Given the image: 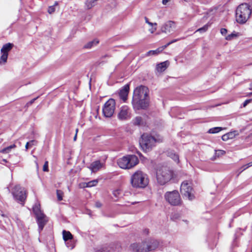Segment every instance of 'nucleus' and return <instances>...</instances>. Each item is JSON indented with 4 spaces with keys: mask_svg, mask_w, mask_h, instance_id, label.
Here are the masks:
<instances>
[{
    "mask_svg": "<svg viewBox=\"0 0 252 252\" xmlns=\"http://www.w3.org/2000/svg\"><path fill=\"white\" fill-rule=\"evenodd\" d=\"M149 183L147 175L142 171L138 170L131 176L130 184L134 188L143 189L145 188Z\"/></svg>",
    "mask_w": 252,
    "mask_h": 252,
    "instance_id": "f03ea898",
    "label": "nucleus"
},
{
    "mask_svg": "<svg viewBox=\"0 0 252 252\" xmlns=\"http://www.w3.org/2000/svg\"><path fill=\"white\" fill-rule=\"evenodd\" d=\"M247 3H243L238 6L236 10V21L241 24L245 23L249 18L252 10Z\"/></svg>",
    "mask_w": 252,
    "mask_h": 252,
    "instance_id": "7ed1b4c3",
    "label": "nucleus"
},
{
    "mask_svg": "<svg viewBox=\"0 0 252 252\" xmlns=\"http://www.w3.org/2000/svg\"><path fill=\"white\" fill-rule=\"evenodd\" d=\"M169 0H162V3L163 4H165Z\"/></svg>",
    "mask_w": 252,
    "mask_h": 252,
    "instance_id": "09e8293b",
    "label": "nucleus"
},
{
    "mask_svg": "<svg viewBox=\"0 0 252 252\" xmlns=\"http://www.w3.org/2000/svg\"><path fill=\"white\" fill-rule=\"evenodd\" d=\"M223 129V128L221 127H215L213 128H211L209 129L208 131V133H217L220 131L221 130Z\"/></svg>",
    "mask_w": 252,
    "mask_h": 252,
    "instance_id": "393cba45",
    "label": "nucleus"
},
{
    "mask_svg": "<svg viewBox=\"0 0 252 252\" xmlns=\"http://www.w3.org/2000/svg\"><path fill=\"white\" fill-rule=\"evenodd\" d=\"M1 216H2V217H5V215H4V214H1Z\"/></svg>",
    "mask_w": 252,
    "mask_h": 252,
    "instance_id": "bf43d9fd",
    "label": "nucleus"
},
{
    "mask_svg": "<svg viewBox=\"0 0 252 252\" xmlns=\"http://www.w3.org/2000/svg\"><path fill=\"white\" fill-rule=\"evenodd\" d=\"M102 167V164L99 160H96L93 162L90 166V169L92 172H95L98 170Z\"/></svg>",
    "mask_w": 252,
    "mask_h": 252,
    "instance_id": "a211bd4d",
    "label": "nucleus"
},
{
    "mask_svg": "<svg viewBox=\"0 0 252 252\" xmlns=\"http://www.w3.org/2000/svg\"><path fill=\"white\" fill-rule=\"evenodd\" d=\"M121 194V190L119 189H116L113 191V194L116 197H118Z\"/></svg>",
    "mask_w": 252,
    "mask_h": 252,
    "instance_id": "4c0bfd02",
    "label": "nucleus"
},
{
    "mask_svg": "<svg viewBox=\"0 0 252 252\" xmlns=\"http://www.w3.org/2000/svg\"><path fill=\"white\" fill-rule=\"evenodd\" d=\"M132 124L134 126H140L145 125L146 123L140 116H137L132 120Z\"/></svg>",
    "mask_w": 252,
    "mask_h": 252,
    "instance_id": "6ab92c4d",
    "label": "nucleus"
},
{
    "mask_svg": "<svg viewBox=\"0 0 252 252\" xmlns=\"http://www.w3.org/2000/svg\"><path fill=\"white\" fill-rule=\"evenodd\" d=\"M37 144V141L35 140H31L29 142H28L25 146V148L26 150L29 148V147H31L32 145H35Z\"/></svg>",
    "mask_w": 252,
    "mask_h": 252,
    "instance_id": "c756f323",
    "label": "nucleus"
},
{
    "mask_svg": "<svg viewBox=\"0 0 252 252\" xmlns=\"http://www.w3.org/2000/svg\"><path fill=\"white\" fill-rule=\"evenodd\" d=\"M180 215L178 213H172L170 216V219L173 221H177L180 218Z\"/></svg>",
    "mask_w": 252,
    "mask_h": 252,
    "instance_id": "2f4dec72",
    "label": "nucleus"
},
{
    "mask_svg": "<svg viewBox=\"0 0 252 252\" xmlns=\"http://www.w3.org/2000/svg\"><path fill=\"white\" fill-rule=\"evenodd\" d=\"M57 195L58 200L61 201L63 200V192L61 190H57Z\"/></svg>",
    "mask_w": 252,
    "mask_h": 252,
    "instance_id": "e433bc0d",
    "label": "nucleus"
},
{
    "mask_svg": "<svg viewBox=\"0 0 252 252\" xmlns=\"http://www.w3.org/2000/svg\"><path fill=\"white\" fill-rule=\"evenodd\" d=\"M115 106L116 102L115 99L110 98L107 100L105 103L102 109L104 116L106 118H111L114 113Z\"/></svg>",
    "mask_w": 252,
    "mask_h": 252,
    "instance_id": "9d476101",
    "label": "nucleus"
},
{
    "mask_svg": "<svg viewBox=\"0 0 252 252\" xmlns=\"http://www.w3.org/2000/svg\"><path fill=\"white\" fill-rule=\"evenodd\" d=\"M112 249L109 246H104L96 251V252H112Z\"/></svg>",
    "mask_w": 252,
    "mask_h": 252,
    "instance_id": "c85d7f7f",
    "label": "nucleus"
},
{
    "mask_svg": "<svg viewBox=\"0 0 252 252\" xmlns=\"http://www.w3.org/2000/svg\"><path fill=\"white\" fill-rule=\"evenodd\" d=\"M144 242L147 252L155 250L159 245V242L154 239H150Z\"/></svg>",
    "mask_w": 252,
    "mask_h": 252,
    "instance_id": "4468645a",
    "label": "nucleus"
},
{
    "mask_svg": "<svg viewBox=\"0 0 252 252\" xmlns=\"http://www.w3.org/2000/svg\"><path fill=\"white\" fill-rule=\"evenodd\" d=\"M184 39V37H181L180 38L173 39V40H171V41L169 42L168 43H167L166 44L164 45V46H162V47H159V48L162 49V50H163V49H164L165 48L167 47L169 45H170L176 41H178L181 39Z\"/></svg>",
    "mask_w": 252,
    "mask_h": 252,
    "instance_id": "7c9ffc66",
    "label": "nucleus"
},
{
    "mask_svg": "<svg viewBox=\"0 0 252 252\" xmlns=\"http://www.w3.org/2000/svg\"><path fill=\"white\" fill-rule=\"evenodd\" d=\"M228 136H229V139H233V138L235 137V136L237 135H238V132L237 131H231V132H228L227 133Z\"/></svg>",
    "mask_w": 252,
    "mask_h": 252,
    "instance_id": "f704fd0d",
    "label": "nucleus"
},
{
    "mask_svg": "<svg viewBox=\"0 0 252 252\" xmlns=\"http://www.w3.org/2000/svg\"><path fill=\"white\" fill-rule=\"evenodd\" d=\"M12 194L14 199L18 203L24 206L27 198L26 190L19 185H16L12 191Z\"/></svg>",
    "mask_w": 252,
    "mask_h": 252,
    "instance_id": "6e6552de",
    "label": "nucleus"
},
{
    "mask_svg": "<svg viewBox=\"0 0 252 252\" xmlns=\"http://www.w3.org/2000/svg\"><path fill=\"white\" fill-rule=\"evenodd\" d=\"M43 171L45 172H47L49 171L48 169V162L46 161L44 163V164L43 167Z\"/></svg>",
    "mask_w": 252,
    "mask_h": 252,
    "instance_id": "58836bf2",
    "label": "nucleus"
},
{
    "mask_svg": "<svg viewBox=\"0 0 252 252\" xmlns=\"http://www.w3.org/2000/svg\"><path fill=\"white\" fill-rule=\"evenodd\" d=\"M129 249L133 252H147L144 241L131 244L129 246Z\"/></svg>",
    "mask_w": 252,
    "mask_h": 252,
    "instance_id": "ddd939ff",
    "label": "nucleus"
},
{
    "mask_svg": "<svg viewBox=\"0 0 252 252\" xmlns=\"http://www.w3.org/2000/svg\"><path fill=\"white\" fill-rule=\"evenodd\" d=\"M252 101V99H249L246 100L243 103L242 106L243 107H245L249 103Z\"/></svg>",
    "mask_w": 252,
    "mask_h": 252,
    "instance_id": "a19ab883",
    "label": "nucleus"
},
{
    "mask_svg": "<svg viewBox=\"0 0 252 252\" xmlns=\"http://www.w3.org/2000/svg\"><path fill=\"white\" fill-rule=\"evenodd\" d=\"M162 51V49L158 48V49H157L155 50L149 51V52H148L147 53V55L150 56L151 55H158L159 53L161 52Z\"/></svg>",
    "mask_w": 252,
    "mask_h": 252,
    "instance_id": "cd10ccee",
    "label": "nucleus"
},
{
    "mask_svg": "<svg viewBox=\"0 0 252 252\" xmlns=\"http://www.w3.org/2000/svg\"><path fill=\"white\" fill-rule=\"evenodd\" d=\"M13 46L14 45L13 43H6L2 46L0 50V53L8 54V52L12 49Z\"/></svg>",
    "mask_w": 252,
    "mask_h": 252,
    "instance_id": "aec40b11",
    "label": "nucleus"
},
{
    "mask_svg": "<svg viewBox=\"0 0 252 252\" xmlns=\"http://www.w3.org/2000/svg\"><path fill=\"white\" fill-rule=\"evenodd\" d=\"M251 89L252 90V83L251 84ZM251 94H252V93H251Z\"/></svg>",
    "mask_w": 252,
    "mask_h": 252,
    "instance_id": "6e6d98bb",
    "label": "nucleus"
},
{
    "mask_svg": "<svg viewBox=\"0 0 252 252\" xmlns=\"http://www.w3.org/2000/svg\"><path fill=\"white\" fill-rule=\"evenodd\" d=\"M108 57V55H106L104 56H103V58H104V57Z\"/></svg>",
    "mask_w": 252,
    "mask_h": 252,
    "instance_id": "13d9d810",
    "label": "nucleus"
},
{
    "mask_svg": "<svg viewBox=\"0 0 252 252\" xmlns=\"http://www.w3.org/2000/svg\"><path fill=\"white\" fill-rule=\"evenodd\" d=\"M144 19L145 20L146 23L148 24L149 25L153 26L154 25L153 23H151V22L149 21L148 19V18L147 17H145ZM154 25H157V23H154Z\"/></svg>",
    "mask_w": 252,
    "mask_h": 252,
    "instance_id": "c03bdc74",
    "label": "nucleus"
},
{
    "mask_svg": "<svg viewBox=\"0 0 252 252\" xmlns=\"http://www.w3.org/2000/svg\"><path fill=\"white\" fill-rule=\"evenodd\" d=\"M2 161H3V162H7V160H6V159H2Z\"/></svg>",
    "mask_w": 252,
    "mask_h": 252,
    "instance_id": "864d4df0",
    "label": "nucleus"
},
{
    "mask_svg": "<svg viewBox=\"0 0 252 252\" xmlns=\"http://www.w3.org/2000/svg\"><path fill=\"white\" fill-rule=\"evenodd\" d=\"M175 28V22L172 21H168L162 26L161 30L163 32H170Z\"/></svg>",
    "mask_w": 252,
    "mask_h": 252,
    "instance_id": "dca6fc26",
    "label": "nucleus"
},
{
    "mask_svg": "<svg viewBox=\"0 0 252 252\" xmlns=\"http://www.w3.org/2000/svg\"><path fill=\"white\" fill-rule=\"evenodd\" d=\"M98 183L97 180H94L87 183L86 187H92L95 186Z\"/></svg>",
    "mask_w": 252,
    "mask_h": 252,
    "instance_id": "473e14b6",
    "label": "nucleus"
},
{
    "mask_svg": "<svg viewBox=\"0 0 252 252\" xmlns=\"http://www.w3.org/2000/svg\"><path fill=\"white\" fill-rule=\"evenodd\" d=\"M99 43V40L97 39H94L92 41H89L83 46L84 49H91L93 47L96 46Z\"/></svg>",
    "mask_w": 252,
    "mask_h": 252,
    "instance_id": "412c9836",
    "label": "nucleus"
},
{
    "mask_svg": "<svg viewBox=\"0 0 252 252\" xmlns=\"http://www.w3.org/2000/svg\"><path fill=\"white\" fill-rule=\"evenodd\" d=\"M15 147L16 145L15 144H13L6 148H3L1 150H0V152L3 154H7L12 149L14 148Z\"/></svg>",
    "mask_w": 252,
    "mask_h": 252,
    "instance_id": "5701e85b",
    "label": "nucleus"
},
{
    "mask_svg": "<svg viewBox=\"0 0 252 252\" xmlns=\"http://www.w3.org/2000/svg\"><path fill=\"white\" fill-rule=\"evenodd\" d=\"M102 206V203L99 201H96L95 203V206L96 208H101Z\"/></svg>",
    "mask_w": 252,
    "mask_h": 252,
    "instance_id": "a18cd8bd",
    "label": "nucleus"
},
{
    "mask_svg": "<svg viewBox=\"0 0 252 252\" xmlns=\"http://www.w3.org/2000/svg\"><path fill=\"white\" fill-rule=\"evenodd\" d=\"M58 4V1H55V3L52 6H50L49 7H48V12L49 14H52L55 11V6L56 5H57Z\"/></svg>",
    "mask_w": 252,
    "mask_h": 252,
    "instance_id": "72a5a7b5",
    "label": "nucleus"
},
{
    "mask_svg": "<svg viewBox=\"0 0 252 252\" xmlns=\"http://www.w3.org/2000/svg\"><path fill=\"white\" fill-rule=\"evenodd\" d=\"M139 163L137 157L134 155H128L120 158L117 161L119 166L125 169L133 168Z\"/></svg>",
    "mask_w": 252,
    "mask_h": 252,
    "instance_id": "20e7f679",
    "label": "nucleus"
},
{
    "mask_svg": "<svg viewBox=\"0 0 252 252\" xmlns=\"http://www.w3.org/2000/svg\"><path fill=\"white\" fill-rule=\"evenodd\" d=\"M169 65V62L168 61L160 63L157 65V70L158 72L164 71Z\"/></svg>",
    "mask_w": 252,
    "mask_h": 252,
    "instance_id": "f3484780",
    "label": "nucleus"
},
{
    "mask_svg": "<svg viewBox=\"0 0 252 252\" xmlns=\"http://www.w3.org/2000/svg\"><path fill=\"white\" fill-rule=\"evenodd\" d=\"M145 233H146V234H148V233H149V230H146H146H145Z\"/></svg>",
    "mask_w": 252,
    "mask_h": 252,
    "instance_id": "5fc2aeb1",
    "label": "nucleus"
},
{
    "mask_svg": "<svg viewBox=\"0 0 252 252\" xmlns=\"http://www.w3.org/2000/svg\"><path fill=\"white\" fill-rule=\"evenodd\" d=\"M97 0H87L86 4L88 9H91L95 4Z\"/></svg>",
    "mask_w": 252,
    "mask_h": 252,
    "instance_id": "bb28decb",
    "label": "nucleus"
},
{
    "mask_svg": "<svg viewBox=\"0 0 252 252\" xmlns=\"http://www.w3.org/2000/svg\"><path fill=\"white\" fill-rule=\"evenodd\" d=\"M209 26H210V24H209V23H208V24H206L205 25H204L203 27L198 29L196 32L199 31L200 32H205L208 30Z\"/></svg>",
    "mask_w": 252,
    "mask_h": 252,
    "instance_id": "c9c22d12",
    "label": "nucleus"
},
{
    "mask_svg": "<svg viewBox=\"0 0 252 252\" xmlns=\"http://www.w3.org/2000/svg\"><path fill=\"white\" fill-rule=\"evenodd\" d=\"M37 98V97L34 98L32 99L30 101L28 102L26 104V107H29V106L31 105L34 101Z\"/></svg>",
    "mask_w": 252,
    "mask_h": 252,
    "instance_id": "ea45409f",
    "label": "nucleus"
},
{
    "mask_svg": "<svg viewBox=\"0 0 252 252\" xmlns=\"http://www.w3.org/2000/svg\"><path fill=\"white\" fill-rule=\"evenodd\" d=\"M171 156V158L173 159L175 161L179 160V156L178 155L176 154H173Z\"/></svg>",
    "mask_w": 252,
    "mask_h": 252,
    "instance_id": "79ce46f5",
    "label": "nucleus"
},
{
    "mask_svg": "<svg viewBox=\"0 0 252 252\" xmlns=\"http://www.w3.org/2000/svg\"><path fill=\"white\" fill-rule=\"evenodd\" d=\"M137 153L138 154V155L139 156V157H140V158H141V157H143V156H142V154H141L140 152H137Z\"/></svg>",
    "mask_w": 252,
    "mask_h": 252,
    "instance_id": "3c124183",
    "label": "nucleus"
},
{
    "mask_svg": "<svg viewBox=\"0 0 252 252\" xmlns=\"http://www.w3.org/2000/svg\"><path fill=\"white\" fill-rule=\"evenodd\" d=\"M157 139L151 134L144 133L139 140V144L143 151L145 152L151 151L155 146Z\"/></svg>",
    "mask_w": 252,
    "mask_h": 252,
    "instance_id": "39448f33",
    "label": "nucleus"
},
{
    "mask_svg": "<svg viewBox=\"0 0 252 252\" xmlns=\"http://www.w3.org/2000/svg\"><path fill=\"white\" fill-rule=\"evenodd\" d=\"M221 139L224 141H226L228 140V139H229V136H228L227 133H226V134L223 135L221 137Z\"/></svg>",
    "mask_w": 252,
    "mask_h": 252,
    "instance_id": "37998d69",
    "label": "nucleus"
},
{
    "mask_svg": "<svg viewBox=\"0 0 252 252\" xmlns=\"http://www.w3.org/2000/svg\"><path fill=\"white\" fill-rule=\"evenodd\" d=\"M63 239L64 241H67L73 238V236L69 231L63 230Z\"/></svg>",
    "mask_w": 252,
    "mask_h": 252,
    "instance_id": "4be33fe9",
    "label": "nucleus"
},
{
    "mask_svg": "<svg viewBox=\"0 0 252 252\" xmlns=\"http://www.w3.org/2000/svg\"><path fill=\"white\" fill-rule=\"evenodd\" d=\"M180 191L184 197L188 198L190 200H192L195 198L193 189L187 181H184L182 183Z\"/></svg>",
    "mask_w": 252,
    "mask_h": 252,
    "instance_id": "9b49d317",
    "label": "nucleus"
},
{
    "mask_svg": "<svg viewBox=\"0 0 252 252\" xmlns=\"http://www.w3.org/2000/svg\"><path fill=\"white\" fill-rule=\"evenodd\" d=\"M33 212L35 216L36 222L38 224V231L40 233L48 222V219L38 207H33Z\"/></svg>",
    "mask_w": 252,
    "mask_h": 252,
    "instance_id": "1a4fd4ad",
    "label": "nucleus"
},
{
    "mask_svg": "<svg viewBox=\"0 0 252 252\" xmlns=\"http://www.w3.org/2000/svg\"><path fill=\"white\" fill-rule=\"evenodd\" d=\"M77 138V134H75V135L74 137V140L75 141Z\"/></svg>",
    "mask_w": 252,
    "mask_h": 252,
    "instance_id": "603ef678",
    "label": "nucleus"
},
{
    "mask_svg": "<svg viewBox=\"0 0 252 252\" xmlns=\"http://www.w3.org/2000/svg\"><path fill=\"white\" fill-rule=\"evenodd\" d=\"M239 35V32H233L231 34H229L227 36H226L225 37V39L227 40H231L232 39L238 37Z\"/></svg>",
    "mask_w": 252,
    "mask_h": 252,
    "instance_id": "a878e982",
    "label": "nucleus"
},
{
    "mask_svg": "<svg viewBox=\"0 0 252 252\" xmlns=\"http://www.w3.org/2000/svg\"><path fill=\"white\" fill-rule=\"evenodd\" d=\"M248 168H249L248 167H247V165L246 164L245 165H244L243 166H242V167L241 168L242 169L241 171H240V172H242L243 171L245 170V169H247Z\"/></svg>",
    "mask_w": 252,
    "mask_h": 252,
    "instance_id": "de8ad7c7",
    "label": "nucleus"
},
{
    "mask_svg": "<svg viewBox=\"0 0 252 252\" xmlns=\"http://www.w3.org/2000/svg\"><path fill=\"white\" fill-rule=\"evenodd\" d=\"M246 165H247V167H251V166H252V165H251V162H249V163H247V164H246Z\"/></svg>",
    "mask_w": 252,
    "mask_h": 252,
    "instance_id": "8fccbe9b",
    "label": "nucleus"
},
{
    "mask_svg": "<svg viewBox=\"0 0 252 252\" xmlns=\"http://www.w3.org/2000/svg\"><path fill=\"white\" fill-rule=\"evenodd\" d=\"M129 91V85L126 84L124 86L119 93V97L121 99L125 102L127 99V96Z\"/></svg>",
    "mask_w": 252,
    "mask_h": 252,
    "instance_id": "2eb2a0df",
    "label": "nucleus"
},
{
    "mask_svg": "<svg viewBox=\"0 0 252 252\" xmlns=\"http://www.w3.org/2000/svg\"><path fill=\"white\" fill-rule=\"evenodd\" d=\"M0 57V65L5 63L7 62L8 54L1 53Z\"/></svg>",
    "mask_w": 252,
    "mask_h": 252,
    "instance_id": "b1692460",
    "label": "nucleus"
},
{
    "mask_svg": "<svg viewBox=\"0 0 252 252\" xmlns=\"http://www.w3.org/2000/svg\"><path fill=\"white\" fill-rule=\"evenodd\" d=\"M227 31L226 29L225 28H222L220 30V32L223 35H226V34L227 33Z\"/></svg>",
    "mask_w": 252,
    "mask_h": 252,
    "instance_id": "49530a36",
    "label": "nucleus"
},
{
    "mask_svg": "<svg viewBox=\"0 0 252 252\" xmlns=\"http://www.w3.org/2000/svg\"><path fill=\"white\" fill-rule=\"evenodd\" d=\"M78 131V128H77V129H76V134H77V133Z\"/></svg>",
    "mask_w": 252,
    "mask_h": 252,
    "instance_id": "4d7b16f0",
    "label": "nucleus"
},
{
    "mask_svg": "<svg viewBox=\"0 0 252 252\" xmlns=\"http://www.w3.org/2000/svg\"><path fill=\"white\" fill-rule=\"evenodd\" d=\"M251 165H252V162H251Z\"/></svg>",
    "mask_w": 252,
    "mask_h": 252,
    "instance_id": "052dcab7",
    "label": "nucleus"
},
{
    "mask_svg": "<svg viewBox=\"0 0 252 252\" xmlns=\"http://www.w3.org/2000/svg\"><path fill=\"white\" fill-rule=\"evenodd\" d=\"M149 90L145 86L137 87L133 91L132 105L134 110H146L149 106Z\"/></svg>",
    "mask_w": 252,
    "mask_h": 252,
    "instance_id": "f257e3e1",
    "label": "nucleus"
},
{
    "mask_svg": "<svg viewBox=\"0 0 252 252\" xmlns=\"http://www.w3.org/2000/svg\"><path fill=\"white\" fill-rule=\"evenodd\" d=\"M164 197L165 201L171 206H180L182 202L180 193L177 190L166 192Z\"/></svg>",
    "mask_w": 252,
    "mask_h": 252,
    "instance_id": "0eeeda50",
    "label": "nucleus"
},
{
    "mask_svg": "<svg viewBox=\"0 0 252 252\" xmlns=\"http://www.w3.org/2000/svg\"><path fill=\"white\" fill-rule=\"evenodd\" d=\"M156 175L158 182L160 185H163L172 179L173 173L167 167H162L157 170Z\"/></svg>",
    "mask_w": 252,
    "mask_h": 252,
    "instance_id": "423d86ee",
    "label": "nucleus"
},
{
    "mask_svg": "<svg viewBox=\"0 0 252 252\" xmlns=\"http://www.w3.org/2000/svg\"><path fill=\"white\" fill-rule=\"evenodd\" d=\"M118 118L122 121L126 120L130 118L129 108L127 106L125 105L121 108L120 112L118 115Z\"/></svg>",
    "mask_w": 252,
    "mask_h": 252,
    "instance_id": "f8f14e48",
    "label": "nucleus"
}]
</instances>
